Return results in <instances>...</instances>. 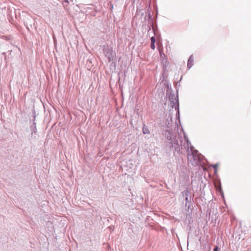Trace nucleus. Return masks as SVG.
Instances as JSON below:
<instances>
[{
    "label": "nucleus",
    "mask_w": 251,
    "mask_h": 251,
    "mask_svg": "<svg viewBox=\"0 0 251 251\" xmlns=\"http://www.w3.org/2000/svg\"><path fill=\"white\" fill-rule=\"evenodd\" d=\"M164 136L167 139V144L174 150V154H180L182 149L181 137L169 130H165Z\"/></svg>",
    "instance_id": "f257e3e1"
},
{
    "label": "nucleus",
    "mask_w": 251,
    "mask_h": 251,
    "mask_svg": "<svg viewBox=\"0 0 251 251\" xmlns=\"http://www.w3.org/2000/svg\"><path fill=\"white\" fill-rule=\"evenodd\" d=\"M168 90H167V94L169 93L170 91V95L169 96V100L170 101V106L173 108H175L176 111V119L180 121V112H179V105L178 94L175 96L174 94H172V90L171 85L169 86L167 84Z\"/></svg>",
    "instance_id": "f03ea898"
},
{
    "label": "nucleus",
    "mask_w": 251,
    "mask_h": 251,
    "mask_svg": "<svg viewBox=\"0 0 251 251\" xmlns=\"http://www.w3.org/2000/svg\"><path fill=\"white\" fill-rule=\"evenodd\" d=\"M103 51L108 61H112L114 56L115 55V53L113 51L112 48L109 47V46L104 47Z\"/></svg>",
    "instance_id": "7ed1b4c3"
},
{
    "label": "nucleus",
    "mask_w": 251,
    "mask_h": 251,
    "mask_svg": "<svg viewBox=\"0 0 251 251\" xmlns=\"http://www.w3.org/2000/svg\"><path fill=\"white\" fill-rule=\"evenodd\" d=\"M148 21L150 24V26H151L153 32L155 35H156V31L158 30L157 25L156 22H153V18L151 15V12H149L148 14Z\"/></svg>",
    "instance_id": "20e7f679"
},
{
    "label": "nucleus",
    "mask_w": 251,
    "mask_h": 251,
    "mask_svg": "<svg viewBox=\"0 0 251 251\" xmlns=\"http://www.w3.org/2000/svg\"><path fill=\"white\" fill-rule=\"evenodd\" d=\"M193 199V196H190L189 198L186 197L185 198V207L187 208V211H189V210L191 208V206L192 205V200Z\"/></svg>",
    "instance_id": "39448f33"
},
{
    "label": "nucleus",
    "mask_w": 251,
    "mask_h": 251,
    "mask_svg": "<svg viewBox=\"0 0 251 251\" xmlns=\"http://www.w3.org/2000/svg\"><path fill=\"white\" fill-rule=\"evenodd\" d=\"M215 187L217 189V191H218L219 192L221 193L222 196L224 197V193L222 190V185L221 183L220 180H219L218 182H217L215 184Z\"/></svg>",
    "instance_id": "423d86ee"
},
{
    "label": "nucleus",
    "mask_w": 251,
    "mask_h": 251,
    "mask_svg": "<svg viewBox=\"0 0 251 251\" xmlns=\"http://www.w3.org/2000/svg\"><path fill=\"white\" fill-rule=\"evenodd\" d=\"M194 63V57L193 54H191L187 61V68L188 69H190L193 66Z\"/></svg>",
    "instance_id": "0eeeda50"
},
{
    "label": "nucleus",
    "mask_w": 251,
    "mask_h": 251,
    "mask_svg": "<svg viewBox=\"0 0 251 251\" xmlns=\"http://www.w3.org/2000/svg\"><path fill=\"white\" fill-rule=\"evenodd\" d=\"M35 119V116H34V122H33V124L30 126V130L32 132L31 136H33V134L36 133L37 132L36 123L34 122Z\"/></svg>",
    "instance_id": "6e6552de"
},
{
    "label": "nucleus",
    "mask_w": 251,
    "mask_h": 251,
    "mask_svg": "<svg viewBox=\"0 0 251 251\" xmlns=\"http://www.w3.org/2000/svg\"><path fill=\"white\" fill-rule=\"evenodd\" d=\"M194 149V147H191V151H192V154L191 155H189V156H192L193 158L194 159V160H200V159L198 158L197 155V153H198V151L197 150H195V151H193V149Z\"/></svg>",
    "instance_id": "1a4fd4ad"
},
{
    "label": "nucleus",
    "mask_w": 251,
    "mask_h": 251,
    "mask_svg": "<svg viewBox=\"0 0 251 251\" xmlns=\"http://www.w3.org/2000/svg\"><path fill=\"white\" fill-rule=\"evenodd\" d=\"M182 197L185 199V198H189L190 196V193L189 191L187 189L182 191L181 193Z\"/></svg>",
    "instance_id": "9d476101"
},
{
    "label": "nucleus",
    "mask_w": 251,
    "mask_h": 251,
    "mask_svg": "<svg viewBox=\"0 0 251 251\" xmlns=\"http://www.w3.org/2000/svg\"><path fill=\"white\" fill-rule=\"evenodd\" d=\"M142 132L144 134H150V130H149L148 126L145 124H143V127H142Z\"/></svg>",
    "instance_id": "9b49d317"
},
{
    "label": "nucleus",
    "mask_w": 251,
    "mask_h": 251,
    "mask_svg": "<svg viewBox=\"0 0 251 251\" xmlns=\"http://www.w3.org/2000/svg\"><path fill=\"white\" fill-rule=\"evenodd\" d=\"M184 137L186 140V143H187V146H186V147L187 148V149L188 150L189 149V145H191V143L189 141L188 139V138H186L185 137V136L184 135Z\"/></svg>",
    "instance_id": "f8f14e48"
},
{
    "label": "nucleus",
    "mask_w": 251,
    "mask_h": 251,
    "mask_svg": "<svg viewBox=\"0 0 251 251\" xmlns=\"http://www.w3.org/2000/svg\"><path fill=\"white\" fill-rule=\"evenodd\" d=\"M155 38L154 36H152L151 38V43H155Z\"/></svg>",
    "instance_id": "ddd939ff"
},
{
    "label": "nucleus",
    "mask_w": 251,
    "mask_h": 251,
    "mask_svg": "<svg viewBox=\"0 0 251 251\" xmlns=\"http://www.w3.org/2000/svg\"><path fill=\"white\" fill-rule=\"evenodd\" d=\"M218 166V163H216V164H212L211 165V167L214 169H217V167Z\"/></svg>",
    "instance_id": "4468645a"
},
{
    "label": "nucleus",
    "mask_w": 251,
    "mask_h": 251,
    "mask_svg": "<svg viewBox=\"0 0 251 251\" xmlns=\"http://www.w3.org/2000/svg\"><path fill=\"white\" fill-rule=\"evenodd\" d=\"M220 250V248L218 246H216L213 249V251H219Z\"/></svg>",
    "instance_id": "2eb2a0df"
},
{
    "label": "nucleus",
    "mask_w": 251,
    "mask_h": 251,
    "mask_svg": "<svg viewBox=\"0 0 251 251\" xmlns=\"http://www.w3.org/2000/svg\"><path fill=\"white\" fill-rule=\"evenodd\" d=\"M151 48L152 50H154L155 46V43H151Z\"/></svg>",
    "instance_id": "dca6fc26"
},
{
    "label": "nucleus",
    "mask_w": 251,
    "mask_h": 251,
    "mask_svg": "<svg viewBox=\"0 0 251 251\" xmlns=\"http://www.w3.org/2000/svg\"><path fill=\"white\" fill-rule=\"evenodd\" d=\"M66 3L67 4L69 3L68 0H63V3Z\"/></svg>",
    "instance_id": "f3484780"
},
{
    "label": "nucleus",
    "mask_w": 251,
    "mask_h": 251,
    "mask_svg": "<svg viewBox=\"0 0 251 251\" xmlns=\"http://www.w3.org/2000/svg\"><path fill=\"white\" fill-rule=\"evenodd\" d=\"M217 169H215V170H214V174H215V175H216V174H217Z\"/></svg>",
    "instance_id": "a211bd4d"
},
{
    "label": "nucleus",
    "mask_w": 251,
    "mask_h": 251,
    "mask_svg": "<svg viewBox=\"0 0 251 251\" xmlns=\"http://www.w3.org/2000/svg\"><path fill=\"white\" fill-rule=\"evenodd\" d=\"M170 124L169 122L168 123V124L167 125V126H168V127H169V125Z\"/></svg>",
    "instance_id": "6ab92c4d"
},
{
    "label": "nucleus",
    "mask_w": 251,
    "mask_h": 251,
    "mask_svg": "<svg viewBox=\"0 0 251 251\" xmlns=\"http://www.w3.org/2000/svg\"><path fill=\"white\" fill-rule=\"evenodd\" d=\"M195 251L192 250V251Z\"/></svg>",
    "instance_id": "aec40b11"
}]
</instances>
